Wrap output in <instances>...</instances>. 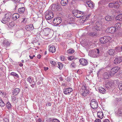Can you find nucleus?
<instances>
[{
  "instance_id": "49530a36",
  "label": "nucleus",
  "mask_w": 122,
  "mask_h": 122,
  "mask_svg": "<svg viewBox=\"0 0 122 122\" xmlns=\"http://www.w3.org/2000/svg\"><path fill=\"white\" fill-rule=\"evenodd\" d=\"M71 67L75 68L76 67V64L74 62H73L71 64Z\"/></svg>"
},
{
  "instance_id": "f03ea898",
  "label": "nucleus",
  "mask_w": 122,
  "mask_h": 122,
  "mask_svg": "<svg viewBox=\"0 0 122 122\" xmlns=\"http://www.w3.org/2000/svg\"><path fill=\"white\" fill-rule=\"evenodd\" d=\"M100 51L99 49H95L90 51L89 55L92 57L97 58L99 57L100 56Z\"/></svg>"
},
{
  "instance_id": "393cba45",
  "label": "nucleus",
  "mask_w": 122,
  "mask_h": 122,
  "mask_svg": "<svg viewBox=\"0 0 122 122\" xmlns=\"http://www.w3.org/2000/svg\"><path fill=\"white\" fill-rule=\"evenodd\" d=\"M99 22H97L96 23V26L95 27V29L97 30H99L100 29V26L101 25L100 24H99Z\"/></svg>"
},
{
  "instance_id": "13d9d810",
  "label": "nucleus",
  "mask_w": 122,
  "mask_h": 122,
  "mask_svg": "<svg viewBox=\"0 0 122 122\" xmlns=\"http://www.w3.org/2000/svg\"><path fill=\"white\" fill-rule=\"evenodd\" d=\"M41 120L40 118H39L38 120H36V122H41Z\"/></svg>"
},
{
  "instance_id": "864d4df0",
  "label": "nucleus",
  "mask_w": 122,
  "mask_h": 122,
  "mask_svg": "<svg viewBox=\"0 0 122 122\" xmlns=\"http://www.w3.org/2000/svg\"><path fill=\"white\" fill-rule=\"evenodd\" d=\"M27 21V19L26 18H25L23 19V20L22 21V22L24 23H25Z\"/></svg>"
},
{
  "instance_id": "473e14b6",
  "label": "nucleus",
  "mask_w": 122,
  "mask_h": 122,
  "mask_svg": "<svg viewBox=\"0 0 122 122\" xmlns=\"http://www.w3.org/2000/svg\"><path fill=\"white\" fill-rule=\"evenodd\" d=\"M6 105L7 108L9 109L11 108L12 106L9 102H8L6 104Z\"/></svg>"
},
{
  "instance_id": "39448f33",
  "label": "nucleus",
  "mask_w": 122,
  "mask_h": 122,
  "mask_svg": "<svg viewBox=\"0 0 122 122\" xmlns=\"http://www.w3.org/2000/svg\"><path fill=\"white\" fill-rule=\"evenodd\" d=\"M54 14L51 11H47L46 12L45 18L47 20L51 19L53 17Z\"/></svg>"
},
{
  "instance_id": "a18cd8bd",
  "label": "nucleus",
  "mask_w": 122,
  "mask_h": 122,
  "mask_svg": "<svg viewBox=\"0 0 122 122\" xmlns=\"http://www.w3.org/2000/svg\"><path fill=\"white\" fill-rule=\"evenodd\" d=\"M121 23H116L115 25V26L117 27V28L120 27Z\"/></svg>"
},
{
  "instance_id": "9b49d317",
  "label": "nucleus",
  "mask_w": 122,
  "mask_h": 122,
  "mask_svg": "<svg viewBox=\"0 0 122 122\" xmlns=\"http://www.w3.org/2000/svg\"><path fill=\"white\" fill-rule=\"evenodd\" d=\"M109 6L111 8L116 7L118 8L119 6V5L118 1L113 2L112 3H109Z\"/></svg>"
},
{
  "instance_id": "a19ab883",
  "label": "nucleus",
  "mask_w": 122,
  "mask_h": 122,
  "mask_svg": "<svg viewBox=\"0 0 122 122\" xmlns=\"http://www.w3.org/2000/svg\"><path fill=\"white\" fill-rule=\"evenodd\" d=\"M105 19L107 21H110L111 19V17L109 15L105 17Z\"/></svg>"
},
{
  "instance_id": "a211bd4d",
  "label": "nucleus",
  "mask_w": 122,
  "mask_h": 122,
  "mask_svg": "<svg viewBox=\"0 0 122 122\" xmlns=\"http://www.w3.org/2000/svg\"><path fill=\"white\" fill-rule=\"evenodd\" d=\"M25 29L27 30H31L34 29V27L32 24H30L26 26Z\"/></svg>"
},
{
  "instance_id": "7c9ffc66",
  "label": "nucleus",
  "mask_w": 122,
  "mask_h": 122,
  "mask_svg": "<svg viewBox=\"0 0 122 122\" xmlns=\"http://www.w3.org/2000/svg\"><path fill=\"white\" fill-rule=\"evenodd\" d=\"M116 20H119L120 21L122 20V14H120L116 16Z\"/></svg>"
},
{
  "instance_id": "e2e57ef3",
  "label": "nucleus",
  "mask_w": 122,
  "mask_h": 122,
  "mask_svg": "<svg viewBox=\"0 0 122 122\" xmlns=\"http://www.w3.org/2000/svg\"><path fill=\"white\" fill-rule=\"evenodd\" d=\"M51 103H48L46 105V106L48 105V106H51Z\"/></svg>"
},
{
  "instance_id": "a878e982",
  "label": "nucleus",
  "mask_w": 122,
  "mask_h": 122,
  "mask_svg": "<svg viewBox=\"0 0 122 122\" xmlns=\"http://www.w3.org/2000/svg\"><path fill=\"white\" fill-rule=\"evenodd\" d=\"M68 0H61V3L62 5L65 6L68 3Z\"/></svg>"
},
{
  "instance_id": "37998d69",
  "label": "nucleus",
  "mask_w": 122,
  "mask_h": 122,
  "mask_svg": "<svg viewBox=\"0 0 122 122\" xmlns=\"http://www.w3.org/2000/svg\"><path fill=\"white\" fill-rule=\"evenodd\" d=\"M118 87L120 90H122V81H121L120 82L118 85Z\"/></svg>"
},
{
  "instance_id": "dca6fc26",
  "label": "nucleus",
  "mask_w": 122,
  "mask_h": 122,
  "mask_svg": "<svg viewBox=\"0 0 122 122\" xmlns=\"http://www.w3.org/2000/svg\"><path fill=\"white\" fill-rule=\"evenodd\" d=\"M122 61V57H116L114 61V63L116 64H118Z\"/></svg>"
},
{
  "instance_id": "423d86ee",
  "label": "nucleus",
  "mask_w": 122,
  "mask_h": 122,
  "mask_svg": "<svg viewBox=\"0 0 122 122\" xmlns=\"http://www.w3.org/2000/svg\"><path fill=\"white\" fill-rule=\"evenodd\" d=\"M111 38L109 36H104L102 37L100 39V41L102 44H105L107 42L111 39Z\"/></svg>"
},
{
  "instance_id": "4be33fe9",
  "label": "nucleus",
  "mask_w": 122,
  "mask_h": 122,
  "mask_svg": "<svg viewBox=\"0 0 122 122\" xmlns=\"http://www.w3.org/2000/svg\"><path fill=\"white\" fill-rule=\"evenodd\" d=\"M97 114L98 117L101 119H102L103 117V113L101 111L98 112L97 113Z\"/></svg>"
},
{
  "instance_id": "0e129e2a",
  "label": "nucleus",
  "mask_w": 122,
  "mask_h": 122,
  "mask_svg": "<svg viewBox=\"0 0 122 122\" xmlns=\"http://www.w3.org/2000/svg\"><path fill=\"white\" fill-rule=\"evenodd\" d=\"M19 66L21 67L23 66V64L21 63H20L19 65Z\"/></svg>"
},
{
  "instance_id": "69168bd1",
  "label": "nucleus",
  "mask_w": 122,
  "mask_h": 122,
  "mask_svg": "<svg viewBox=\"0 0 122 122\" xmlns=\"http://www.w3.org/2000/svg\"><path fill=\"white\" fill-rule=\"evenodd\" d=\"M15 1L17 2H19L21 0H14Z\"/></svg>"
},
{
  "instance_id": "b1692460",
  "label": "nucleus",
  "mask_w": 122,
  "mask_h": 122,
  "mask_svg": "<svg viewBox=\"0 0 122 122\" xmlns=\"http://www.w3.org/2000/svg\"><path fill=\"white\" fill-rule=\"evenodd\" d=\"M49 51L52 52V53H54L56 51V48L54 46H52L49 47Z\"/></svg>"
},
{
  "instance_id": "f257e3e1",
  "label": "nucleus",
  "mask_w": 122,
  "mask_h": 122,
  "mask_svg": "<svg viewBox=\"0 0 122 122\" xmlns=\"http://www.w3.org/2000/svg\"><path fill=\"white\" fill-rule=\"evenodd\" d=\"M77 13L78 15L80 16H82V18L80 20V21L82 23H83L90 16V15H85V13L83 12L79 11L78 10H74L73 11V12L74 13Z\"/></svg>"
},
{
  "instance_id": "79ce46f5",
  "label": "nucleus",
  "mask_w": 122,
  "mask_h": 122,
  "mask_svg": "<svg viewBox=\"0 0 122 122\" xmlns=\"http://www.w3.org/2000/svg\"><path fill=\"white\" fill-rule=\"evenodd\" d=\"M51 9L52 10H56V4H53L51 5Z\"/></svg>"
},
{
  "instance_id": "cd10ccee",
  "label": "nucleus",
  "mask_w": 122,
  "mask_h": 122,
  "mask_svg": "<svg viewBox=\"0 0 122 122\" xmlns=\"http://www.w3.org/2000/svg\"><path fill=\"white\" fill-rule=\"evenodd\" d=\"M2 43L4 45L8 46L10 45V42L6 40H4L3 41Z\"/></svg>"
},
{
  "instance_id": "6e6d98bb",
  "label": "nucleus",
  "mask_w": 122,
  "mask_h": 122,
  "mask_svg": "<svg viewBox=\"0 0 122 122\" xmlns=\"http://www.w3.org/2000/svg\"><path fill=\"white\" fill-rule=\"evenodd\" d=\"M103 122H110V121L108 119H106L104 120Z\"/></svg>"
},
{
  "instance_id": "5fc2aeb1",
  "label": "nucleus",
  "mask_w": 122,
  "mask_h": 122,
  "mask_svg": "<svg viewBox=\"0 0 122 122\" xmlns=\"http://www.w3.org/2000/svg\"><path fill=\"white\" fill-rule=\"evenodd\" d=\"M95 122H101V121L100 119H97L95 120Z\"/></svg>"
},
{
  "instance_id": "f704fd0d",
  "label": "nucleus",
  "mask_w": 122,
  "mask_h": 122,
  "mask_svg": "<svg viewBox=\"0 0 122 122\" xmlns=\"http://www.w3.org/2000/svg\"><path fill=\"white\" fill-rule=\"evenodd\" d=\"M73 14L74 15V16H75V17L77 18H82V16H80L77 13H76V12H75V13H74L73 12Z\"/></svg>"
},
{
  "instance_id": "0eeeda50",
  "label": "nucleus",
  "mask_w": 122,
  "mask_h": 122,
  "mask_svg": "<svg viewBox=\"0 0 122 122\" xmlns=\"http://www.w3.org/2000/svg\"><path fill=\"white\" fill-rule=\"evenodd\" d=\"M98 103L96 100L93 99L92 100L90 103L91 107L93 109H95L98 107Z\"/></svg>"
},
{
  "instance_id": "1a4fd4ad",
  "label": "nucleus",
  "mask_w": 122,
  "mask_h": 122,
  "mask_svg": "<svg viewBox=\"0 0 122 122\" xmlns=\"http://www.w3.org/2000/svg\"><path fill=\"white\" fill-rule=\"evenodd\" d=\"M61 18L58 17L54 19L53 20V23L55 26H57L60 24L61 22Z\"/></svg>"
},
{
  "instance_id": "c756f323",
  "label": "nucleus",
  "mask_w": 122,
  "mask_h": 122,
  "mask_svg": "<svg viewBox=\"0 0 122 122\" xmlns=\"http://www.w3.org/2000/svg\"><path fill=\"white\" fill-rule=\"evenodd\" d=\"M99 92L102 93H105L106 92V90L104 88L101 87H99Z\"/></svg>"
},
{
  "instance_id": "ddd939ff",
  "label": "nucleus",
  "mask_w": 122,
  "mask_h": 122,
  "mask_svg": "<svg viewBox=\"0 0 122 122\" xmlns=\"http://www.w3.org/2000/svg\"><path fill=\"white\" fill-rule=\"evenodd\" d=\"M72 89L71 88L69 87L67 88H64L63 92L64 94L67 95L72 92Z\"/></svg>"
},
{
  "instance_id": "4468645a",
  "label": "nucleus",
  "mask_w": 122,
  "mask_h": 122,
  "mask_svg": "<svg viewBox=\"0 0 122 122\" xmlns=\"http://www.w3.org/2000/svg\"><path fill=\"white\" fill-rule=\"evenodd\" d=\"M112 84L113 83L112 82L108 81H106L104 83L105 86L107 89H109Z\"/></svg>"
},
{
  "instance_id": "72a5a7b5",
  "label": "nucleus",
  "mask_w": 122,
  "mask_h": 122,
  "mask_svg": "<svg viewBox=\"0 0 122 122\" xmlns=\"http://www.w3.org/2000/svg\"><path fill=\"white\" fill-rule=\"evenodd\" d=\"M87 4L88 5V6L90 7H93V4L92 2L91 3V2L89 1H87L86 2Z\"/></svg>"
},
{
  "instance_id": "9d476101",
  "label": "nucleus",
  "mask_w": 122,
  "mask_h": 122,
  "mask_svg": "<svg viewBox=\"0 0 122 122\" xmlns=\"http://www.w3.org/2000/svg\"><path fill=\"white\" fill-rule=\"evenodd\" d=\"M120 68L117 67H115L112 68L110 71V75L112 76L115 73L117 72Z\"/></svg>"
},
{
  "instance_id": "ea45409f",
  "label": "nucleus",
  "mask_w": 122,
  "mask_h": 122,
  "mask_svg": "<svg viewBox=\"0 0 122 122\" xmlns=\"http://www.w3.org/2000/svg\"><path fill=\"white\" fill-rule=\"evenodd\" d=\"M74 51L73 49H70L67 51L68 53L72 54L74 52Z\"/></svg>"
},
{
  "instance_id": "c9c22d12",
  "label": "nucleus",
  "mask_w": 122,
  "mask_h": 122,
  "mask_svg": "<svg viewBox=\"0 0 122 122\" xmlns=\"http://www.w3.org/2000/svg\"><path fill=\"white\" fill-rule=\"evenodd\" d=\"M12 101L13 103H15L16 102V99L14 96H11Z\"/></svg>"
},
{
  "instance_id": "5701e85b",
  "label": "nucleus",
  "mask_w": 122,
  "mask_h": 122,
  "mask_svg": "<svg viewBox=\"0 0 122 122\" xmlns=\"http://www.w3.org/2000/svg\"><path fill=\"white\" fill-rule=\"evenodd\" d=\"M98 35L96 31H93L91 32L90 33V35L92 37H96Z\"/></svg>"
},
{
  "instance_id": "6e6552de",
  "label": "nucleus",
  "mask_w": 122,
  "mask_h": 122,
  "mask_svg": "<svg viewBox=\"0 0 122 122\" xmlns=\"http://www.w3.org/2000/svg\"><path fill=\"white\" fill-rule=\"evenodd\" d=\"M51 30L48 28H45L43 29V30L41 31L40 34H43L46 36L49 35Z\"/></svg>"
},
{
  "instance_id": "4d7b16f0",
  "label": "nucleus",
  "mask_w": 122,
  "mask_h": 122,
  "mask_svg": "<svg viewBox=\"0 0 122 122\" xmlns=\"http://www.w3.org/2000/svg\"><path fill=\"white\" fill-rule=\"evenodd\" d=\"M31 55H30V56H29V57H30V58L31 59H33V57H34L35 56V55H33V56H31Z\"/></svg>"
},
{
  "instance_id": "c85d7f7f",
  "label": "nucleus",
  "mask_w": 122,
  "mask_h": 122,
  "mask_svg": "<svg viewBox=\"0 0 122 122\" xmlns=\"http://www.w3.org/2000/svg\"><path fill=\"white\" fill-rule=\"evenodd\" d=\"M19 17L20 15L18 14L15 13L13 15L12 17L14 19H15V20H16V19L19 18Z\"/></svg>"
},
{
  "instance_id": "2f4dec72",
  "label": "nucleus",
  "mask_w": 122,
  "mask_h": 122,
  "mask_svg": "<svg viewBox=\"0 0 122 122\" xmlns=\"http://www.w3.org/2000/svg\"><path fill=\"white\" fill-rule=\"evenodd\" d=\"M117 115L121 116L122 115V109L119 108L118 109V112L117 113Z\"/></svg>"
},
{
  "instance_id": "2eb2a0df",
  "label": "nucleus",
  "mask_w": 122,
  "mask_h": 122,
  "mask_svg": "<svg viewBox=\"0 0 122 122\" xmlns=\"http://www.w3.org/2000/svg\"><path fill=\"white\" fill-rule=\"evenodd\" d=\"M79 61L81 64L83 66H86L87 64V61L85 59H81Z\"/></svg>"
},
{
  "instance_id": "603ef678",
  "label": "nucleus",
  "mask_w": 122,
  "mask_h": 122,
  "mask_svg": "<svg viewBox=\"0 0 122 122\" xmlns=\"http://www.w3.org/2000/svg\"><path fill=\"white\" fill-rule=\"evenodd\" d=\"M14 26V25L13 22L10 23L9 25V26L10 27L11 26V27H13Z\"/></svg>"
},
{
  "instance_id": "7ed1b4c3",
  "label": "nucleus",
  "mask_w": 122,
  "mask_h": 122,
  "mask_svg": "<svg viewBox=\"0 0 122 122\" xmlns=\"http://www.w3.org/2000/svg\"><path fill=\"white\" fill-rule=\"evenodd\" d=\"M11 14L9 13L6 14L4 17L2 19L1 21L4 24L6 23L9 22L11 17Z\"/></svg>"
},
{
  "instance_id": "338daca9",
  "label": "nucleus",
  "mask_w": 122,
  "mask_h": 122,
  "mask_svg": "<svg viewBox=\"0 0 122 122\" xmlns=\"http://www.w3.org/2000/svg\"><path fill=\"white\" fill-rule=\"evenodd\" d=\"M80 122H85L83 120H81L80 121Z\"/></svg>"
},
{
  "instance_id": "f8f14e48",
  "label": "nucleus",
  "mask_w": 122,
  "mask_h": 122,
  "mask_svg": "<svg viewBox=\"0 0 122 122\" xmlns=\"http://www.w3.org/2000/svg\"><path fill=\"white\" fill-rule=\"evenodd\" d=\"M27 80L30 84H31V85H30L33 88L36 84V81H35L34 80L31 78L30 77H29L27 78Z\"/></svg>"
},
{
  "instance_id": "4c0bfd02",
  "label": "nucleus",
  "mask_w": 122,
  "mask_h": 122,
  "mask_svg": "<svg viewBox=\"0 0 122 122\" xmlns=\"http://www.w3.org/2000/svg\"><path fill=\"white\" fill-rule=\"evenodd\" d=\"M116 51L118 52H121L122 51V50L121 47H117L116 48Z\"/></svg>"
},
{
  "instance_id": "20e7f679",
  "label": "nucleus",
  "mask_w": 122,
  "mask_h": 122,
  "mask_svg": "<svg viewBox=\"0 0 122 122\" xmlns=\"http://www.w3.org/2000/svg\"><path fill=\"white\" fill-rule=\"evenodd\" d=\"M87 86L85 84H83L81 87L82 90L81 94L84 97L86 96L89 94V90L87 89Z\"/></svg>"
},
{
  "instance_id": "bb28decb",
  "label": "nucleus",
  "mask_w": 122,
  "mask_h": 122,
  "mask_svg": "<svg viewBox=\"0 0 122 122\" xmlns=\"http://www.w3.org/2000/svg\"><path fill=\"white\" fill-rule=\"evenodd\" d=\"M25 10V9L24 7L19 8L18 9V12L20 13L21 14L24 13Z\"/></svg>"
},
{
  "instance_id": "3c124183",
  "label": "nucleus",
  "mask_w": 122,
  "mask_h": 122,
  "mask_svg": "<svg viewBox=\"0 0 122 122\" xmlns=\"http://www.w3.org/2000/svg\"><path fill=\"white\" fill-rule=\"evenodd\" d=\"M74 59V57L73 56H69L68 58V59L69 60H71Z\"/></svg>"
},
{
  "instance_id": "bf43d9fd",
  "label": "nucleus",
  "mask_w": 122,
  "mask_h": 122,
  "mask_svg": "<svg viewBox=\"0 0 122 122\" xmlns=\"http://www.w3.org/2000/svg\"><path fill=\"white\" fill-rule=\"evenodd\" d=\"M41 56L40 55H38L37 56V57L38 59H40L41 58Z\"/></svg>"
},
{
  "instance_id": "de8ad7c7",
  "label": "nucleus",
  "mask_w": 122,
  "mask_h": 122,
  "mask_svg": "<svg viewBox=\"0 0 122 122\" xmlns=\"http://www.w3.org/2000/svg\"><path fill=\"white\" fill-rule=\"evenodd\" d=\"M10 74L11 75H13L16 77H18V75L16 73L13 72H11L10 73Z\"/></svg>"
},
{
  "instance_id": "aec40b11",
  "label": "nucleus",
  "mask_w": 122,
  "mask_h": 122,
  "mask_svg": "<svg viewBox=\"0 0 122 122\" xmlns=\"http://www.w3.org/2000/svg\"><path fill=\"white\" fill-rule=\"evenodd\" d=\"M110 75V73L108 72H106L103 74V77L104 79H109Z\"/></svg>"
},
{
  "instance_id": "e433bc0d",
  "label": "nucleus",
  "mask_w": 122,
  "mask_h": 122,
  "mask_svg": "<svg viewBox=\"0 0 122 122\" xmlns=\"http://www.w3.org/2000/svg\"><path fill=\"white\" fill-rule=\"evenodd\" d=\"M56 10L58 11H60L61 10V6L60 5L58 4H56Z\"/></svg>"
},
{
  "instance_id": "f3484780",
  "label": "nucleus",
  "mask_w": 122,
  "mask_h": 122,
  "mask_svg": "<svg viewBox=\"0 0 122 122\" xmlns=\"http://www.w3.org/2000/svg\"><path fill=\"white\" fill-rule=\"evenodd\" d=\"M107 53L110 56H114L115 54V51L113 49H109L107 51Z\"/></svg>"
},
{
  "instance_id": "58836bf2",
  "label": "nucleus",
  "mask_w": 122,
  "mask_h": 122,
  "mask_svg": "<svg viewBox=\"0 0 122 122\" xmlns=\"http://www.w3.org/2000/svg\"><path fill=\"white\" fill-rule=\"evenodd\" d=\"M58 67L60 69H61L62 68L63 66V65L62 64V63L60 62H58Z\"/></svg>"
},
{
  "instance_id": "774afa93",
  "label": "nucleus",
  "mask_w": 122,
  "mask_h": 122,
  "mask_svg": "<svg viewBox=\"0 0 122 122\" xmlns=\"http://www.w3.org/2000/svg\"><path fill=\"white\" fill-rule=\"evenodd\" d=\"M120 2L122 4V0H119Z\"/></svg>"
},
{
  "instance_id": "680f3d73",
  "label": "nucleus",
  "mask_w": 122,
  "mask_h": 122,
  "mask_svg": "<svg viewBox=\"0 0 122 122\" xmlns=\"http://www.w3.org/2000/svg\"><path fill=\"white\" fill-rule=\"evenodd\" d=\"M55 120V121H54L55 122H60L59 120L57 119H56Z\"/></svg>"
},
{
  "instance_id": "052dcab7",
  "label": "nucleus",
  "mask_w": 122,
  "mask_h": 122,
  "mask_svg": "<svg viewBox=\"0 0 122 122\" xmlns=\"http://www.w3.org/2000/svg\"><path fill=\"white\" fill-rule=\"evenodd\" d=\"M48 69V67H44V70L45 71L47 70Z\"/></svg>"
},
{
  "instance_id": "412c9836",
  "label": "nucleus",
  "mask_w": 122,
  "mask_h": 122,
  "mask_svg": "<svg viewBox=\"0 0 122 122\" xmlns=\"http://www.w3.org/2000/svg\"><path fill=\"white\" fill-rule=\"evenodd\" d=\"M20 92V89L18 88H15L13 91V95L15 96L17 95Z\"/></svg>"
},
{
  "instance_id": "09e8293b",
  "label": "nucleus",
  "mask_w": 122,
  "mask_h": 122,
  "mask_svg": "<svg viewBox=\"0 0 122 122\" xmlns=\"http://www.w3.org/2000/svg\"><path fill=\"white\" fill-rule=\"evenodd\" d=\"M50 63L53 66H55L56 64V62L54 61H50Z\"/></svg>"
},
{
  "instance_id": "6ab92c4d",
  "label": "nucleus",
  "mask_w": 122,
  "mask_h": 122,
  "mask_svg": "<svg viewBox=\"0 0 122 122\" xmlns=\"http://www.w3.org/2000/svg\"><path fill=\"white\" fill-rule=\"evenodd\" d=\"M108 30L109 33H112L115 32L116 30V28L114 27H111L109 28Z\"/></svg>"
},
{
  "instance_id": "c03bdc74",
  "label": "nucleus",
  "mask_w": 122,
  "mask_h": 122,
  "mask_svg": "<svg viewBox=\"0 0 122 122\" xmlns=\"http://www.w3.org/2000/svg\"><path fill=\"white\" fill-rule=\"evenodd\" d=\"M5 105V103L1 100L0 101V106L1 107H4Z\"/></svg>"
},
{
  "instance_id": "8fccbe9b",
  "label": "nucleus",
  "mask_w": 122,
  "mask_h": 122,
  "mask_svg": "<svg viewBox=\"0 0 122 122\" xmlns=\"http://www.w3.org/2000/svg\"><path fill=\"white\" fill-rule=\"evenodd\" d=\"M60 59L62 61H64L65 59V58L64 56H61L60 57Z\"/></svg>"
}]
</instances>
